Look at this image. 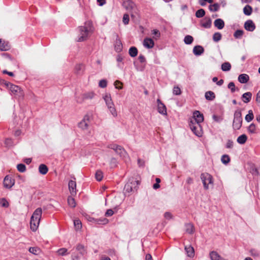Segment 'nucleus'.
<instances>
[{"label":"nucleus","mask_w":260,"mask_h":260,"mask_svg":"<svg viewBox=\"0 0 260 260\" xmlns=\"http://www.w3.org/2000/svg\"><path fill=\"white\" fill-rule=\"evenodd\" d=\"M203 121V114L199 111H196L193 113V119H191L190 122H197L201 124Z\"/></svg>","instance_id":"9"},{"label":"nucleus","mask_w":260,"mask_h":260,"mask_svg":"<svg viewBox=\"0 0 260 260\" xmlns=\"http://www.w3.org/2000/svg\"><path fill=\"white\" fill-rule=\"evenodd\" d=\"M5 144L6 147H10L13 146L14 143L12 139L7 138L5 141Z\"/></svg>","instance_id":"52"},{"label":"nucleus","mask_w":260,"mask_h":260,"mask_svg":"<svg viewBox=\"0 0 260 260\" xmlns=\"http://www.w3.org/2000/svg\"><path fill=\"white\" fill-rule=\"evenodd\" d=\"M104 99L105 100V102L107 107H110L111 106H113V105H114L110 94H106L104 96Z\"/></svg>","instance_id":"22"},{"label":"nucleus","mask_w":260,"mask_h":260,"mask_svg":"<svg viewBox=\"0 0 260 260\" xmlns=\"http://www.w3.org/2000/svg\"><path fill=\"white\" fill-rule=\"evenodd\" d=\"M123 6L127 11L133 10L136 5L134 2L132 0H126L123 3Z\"/></svg>","instance_id":"13"},{"label":"nucleus","mask_w":260,"mask_h":260,"mask_svg":"<svg viewBox=\"0 0 260 260\" xmlns=\"http://www.w3.org/2000/svg\"><path fill=\"white\" fill-rule=\"evenodd\" d=\"M108 147L114 150L126 163L129 162L130 158L128 154L122 146L115 144H111L109 145Z\"/></svg>","instance_id":"3"},{"label":"nucleus","mask_w":260,"mask_h":260,"mask_svg":"<svg viewBox=\"0 0 260 260\" xmlns=\"http://www.w3.org/2000/svg\"><path fill=\"white\" fill-rule=\"evenodd\" d=\"M94 93L92 91L85 93L82 95V97L84 100L91 99L94 97Z\"/></svg>","instance_id":"38"},{"label":"nucleus","mask_w":260,"mask_h":260,"mask_svg":"<svg viewBox=\"0 0 260 260\" xmlns=\"http://www.w3.org/2000/svg\"><path fill=\"white\" fill-rule=\"evenodd\" d=\"M205 98L208 101H213L215 98V93L211 91H207L205 94Z\"/></svg>","instance_id":"26"},{"label":"nucleus","mask_w":260,"mask_h":260,"mask_svg":"<svg viewBox=\"0 0 260 260\" xmlns=\"http://www.w3.org/2000/svg\"><path fill=\"white\" fill-rule=\"evenodd\" d=\"M58 254L59 255L64 256L68 255L69 253H68V250L67 249L65 248H62L59 249H58L57 251Z\"/></svg>","instance_id":"47"},{"label":"nucleus","mask_w":260,"mask_h":260,"mask_svg":"<svg viewBox=\"0 0 260 260\" xmlns=\"http://www.w3.org/2000/svg\"><path fill=\"white\" fill-rule=\"evenodd\" d=\"M185 231L188 234H192L194 232L193 225L190 223L185 224Z\"/></svg>","instance_id":"24"},{"label":"nucleus","mask_w":260,"mask_h":260,"mask_svg":"<svg viewBox=\"0 0 260 260\" xmlns=\"http://www.w3.org/2000/svg\"><path fill=\"white\" fill-rule=\"evenodd\" d=\"M221 70L224 72L229 71L231 69V65L230 62H225L221 64Z\"/></svg>","instance_id":"31"},{"label":"nucleus","mask_w":260,"mask_h":260,"mask_svg":"<svg viewBox=\"0 0 260 260\" xmlns=\"http://www.w3.org/2000/svg\"><path fill=\"white\" fill-rule=\"evenodd\" d=\"M244 28L247 31H253L255 29V25L251 20H248L244 23Z\"/></svg>","instance_id":"14"},{"label":"nucleus","mask_w":260,"mask_h":260,"mask_svg":"<svg viewBox=\"0 0 260 260\" xmlns=\"http://www.w3.org/2000/svg\"><path fill=\"white\" fill-rule=\"evenodd\" d=\"M122 83L118 80H116L114 83L115 87L119 89H121L122 88Z\"/></svg>","instance_id":"60"},{"label":"nucleus","mask_w":260,"mask_h":260,"mask_svg":"<svg viewBox=\"0 0 260 260\" xmlns=\"http://www.w3.org/2000/svg\"><path fill=\"white\" fill-rule=\"evenodd\" d=\"M118 162L116 158L113 157L110 161V166L111 168H115L117 165Z\"/></svg>","instance_id":"53"},{"label":"nucleus","mask_w":260,"mask_h":260,"mask_svg":"<svg viewBox=\"0 0 260 260\" xmlns=\"http://www.w3.org/2000/svg\"><path fill=\"white\" fill-rule=\"evenodd\" d=\"M192 52L195 55L200 56L204 53V49L202 46L197 45L193 47Z\"/></svg>","instance_id":"17"},{"label":"nucleus","mask_w":260,"mask_h":260,"mask_svg":"<svg viewBox=\"0 0 260 260\" xmlns=\"http://www.w3.org/2000/svg\"><path fill=\"white\" fill-rule=\"evenodd\" d=\"M116 60L119 63L118 64V67L119 68H122V64H120V62H122L123 57L121 55H118L116 57Z\"/></svg>","instance_id":"61"},{"label":"nucleus","mask_w":260,"mask_h":260,"mask_svg":"<svg viewBox=\"0 0 260 260\" xmlns=\"http://www.w3.org/2000/svg\"><path fill=\"white\" fill-rule=\"evenodd\" d=\"M185 250L186 252L187 255L189 257H191L194 256V249L192 246H191L190 245L186 246L185 247Z\"/></svg>","instance_id":"25"},{"label":"nucleus","mask_w":260,"mask_h":260,"mask_svg":"<svg viewBox=\"0 0 260 260\" xmlns=\"http://www.w3.org/2000/svg\"><path fill=\"white\" fill-rule=\"evenodd\" d=\"M205 15V11L203 9H200L196 12V16L197 18H202Z\"/></svg>","instance_id":"42"},{"label":"nucleus","mask_w":260,"mask_h":260,"mask_svg":"<svg viewBox=\"0 0 260 260\" xmlns=\"http://www.w3.org/2000/svg\"><path fill=\"white\" fill-rule=\"evenodd\" d=\"M122 49V44L119 39L117 38L115 43V50L117 52H120Z\"/></svg>","instance_id":"23"},{"label":"nucleus","mask_w":260,"mask_h":260,"mask_svg":"<svg viewBox=\"0 0 260 260\" xmlns=\"http://www.w3.org/2000/svg\"><path fill=\"white\" fill-rule=\"evenodd\" d=\"M29 251L35 255H38L40 253V249L38 247H30L29 249Z\"/></svg>","instance_id":"48"},{"label":"nucleus","mask_w":260,"mask_h":260,"mask_svg":"<svg viewBox=\"0 0 260 260\" xmlns=\"http://www.w3.org/2000/svg\"><path fill=\"white\" fill-rule=\"evenodd\" d=\"M248 132L249 134H253L256 133V125L254 123H251L247 128Z\"/></svg>","instance_id":"34"},{"label":"nucleus","mask_w":260,"mask_h":260,"mask_svg":"<svg viewBox=\"0 0 260 260\" xmlns=\"http://www.w3.org/2000/svg\"><path fill=\"white\" fill-rule=\"evenodd\" d=\"M4 186L7 188H11L15 184V180L11 177L7 175L4 179Z\"/></svg>","instance_id":"11"},{"label":"nucleus","mask_w":260,"mask_h":260,"mask_svg":"<svg viewBox=\"0 0 260 260\" xmlns=\"http://www.w3.org/2000/svg\"><path fill=\"white\" fill-rule=\"evenodd\" d=\"M210 257L211 260H221L222 257L216 251H211L210 253Z\"/></svg>","instance_id":"29"},{"label":"nucleus","mask_w":260,"mask_h":260,"mask_svg":"<svg viewBox=\"0 0 260 260\" xmlns=\"http://www.w3.org/2000/svg\"><path fill=\"white\" fill-rule=\"evenodd\" d=\"M10 49V45L8 42L2 41L0 39V50L1 51H7Z\"/></svg>","instance_id":"19"},{"label":"nucleus","mask_w":260,"mask_h":260,"mask_svg":"<svg viewBox=\"0 0 260 260\" xmlns=\"http://www.w3.org/2000/svg\"><path fill=\"white\" fill-rule=\"evenodd\" d=\"M69 189L72 196L76 194V182L74 180H70L68 183Z\"/></svg>","instance_id":"15"},{"label":"nucleus","mask_w":260,"mask_h":260,"mask_svg":"<svg viewBox=\"0 0 260 260\" xmlns=\"http://www.w3.org/2000/svg\"><path fill=\"white\" fill-rule=\"evenodd\" d=\"M247 140V137L246 135L243 134L238 137L237 141L240 144H244Z\"/></svg>","instance_id":"30"},{"label":"nucleus","mask_w":260,"mask_h":260,"mask_svg":"<svg viewBox=\"0 0 260 260\" xmlns=\"http://www.w3.org/2000/svg\"><path fill=\"white\" fill-rule=\"evenodd\" d=\"M95 177L97 181H101L103 177L102 172L100 170L97 171L95 173Z\"/></svg>","instance_id":"50"},{"label":"nucleus","mask_w":260,"mask_h":260,"mask_svg":"<svg viewBox=\"0 0 260 260\" xmlns=\"http://www.w3.org/2000/svg\"><path fill=\"white\" fill-rule=\"evenodd\" d=\"M74 224L76 230H79L82 228V223L79 219H75L74 221Z\"/></svg>","instance_id":"46"},{"label":"nucleus","mask_w":260,"mask_h":260,"mask_svg":"<svg viewBox=\"0 0 260 260\" xmlns=\"http://www.w3.org/2000/svg\"><path fill=\"white\" fill-rule=\"evenodd\" d=\"M114 212L112 209H108L105 213V216L107 217H110L112 216L114 214Z\"/></svg>","instance_id":"64"},{"label":"nucleus","mask_w":260,"mask_h":260,"mask_svg":"<svg viewBox=\"0 0 260 260\" xmlns=\"http://www.w3.org/2000/svg\"><path fill=\"white\" fill-rule=\"evenodd\" d=\"M249 80V77L247 74H242L238 77V81L241 83H246Z\"/></svg>","instance_id":"21"},{"label":"nucleus","mask_w":260,"mask_h":260,"mask_svg":"<svg viewBox=\"0 0 260 260\" xmlns=\"http://www.w3.org/2000/svg\"><path fill=\"white\" fill-rule=\"evenodd\" d=\"M76 249L79 251L80 253L82 255H84L86 254V251L84 249V247L81 244H78L76 247Z\"/></svg>","instance_id":"41"},{"label":"nucleus","mask_w":260,"mask_h":260,"mask_svg":"<svg viewBox=\"0 0 260 260\" xmlns=\"http://www.w3.org/2000/svg\"><path fill=\"white\" fill-rule=\"evenodd\" d=\"M110 112L113 115V117H116L117 116V111L115 108L114 105L108 107Z\"/></svg>","instance_id":"44"},{"label":"nucleus","mask_w":260,"mask_h":260,"mask_svg":"<svg viewBox=\"0 0 260 260\" xmlns=\"http://www.w3.org/2000/svg\"><path fill=\"white\" fill-rule=\"evenodd\" d=\"M129 15L127 14H124L123 16V22L125 25L128 24L129 22Z\"/></svg>","instance_id":"59"},{"label":"nucleus","mask_w":260,"mask_h":260,"mask_svg":"<svg viewBox=\"0 0 260 260\" xmlns=\"http://www.w3.org/2000/svg\"><path fill=\"white\" fill-rule=\"evenodd\" d=\"M193 41V38L190 35H186L184 38V42L186 45L191 44Z\"/></svg>","instance_id":"37"},{"label":"nucleus","mask_w":260,"mask_h":260,"mask_svg":"<svg viewBox=\"0 0 260 260\" xmlns=\"http://www.w3.org/2000/svg\"><path fill=\"white\" fill-rule=\"evenodd\" d=\"M7 85L10 89L11 94L19 97H21L23 95V92L22 90L18 86L12 84L11 83H8Z\"/></svg>","instance_id":"8"},{"label":"nucleus","mask_w":260,"mask_h":260,"mask_svg":"<svg viewBox=\"0 0 260 260\" xmlns=\"http://www.w3.org/2000/svg\"><path fill=\"white\" fill-rule=\"evenodd\" d=\"M173 92L175 95H180L181 94V90L178 86H175L173 88Z\"/></svg>","instance_id":"62"},{"label":"nucleus","mask_w":260,"mask_h":260,"mask_svg":"<svg viewBox=\"0 0 260 260\" xmlns=\"http://www.w3.org/2000/svg\"><path fill=\"white\" fill-rule=\"evenodd\" d=\"M252 97V93L250 92H247L242 95V100L245 103H249Z\"/></svg>","instance_id":"20"},{"label":"nucleus","mask_w":260,"mask_h":260,"mask_svg":"<svg viewBox=\"0 0 260 260\" xmlns=\"http://www.w3.org/2000/svg\"><path fill=\"white\" fill-rule=\"evenodd\" d=\"M0 205L4 207H8L9 203L5 199L3 198L0 200Z\"/></svg>","instance_id":"56"},{"label":"nucleus","mask_w":260,"mask_h":260,"mask_svg":"<svg viewBox=\"0 0 260 260\" xmlns=\"http://www.w3.org/2000/svg\"><path fill=\"white\" fill-rule=\"evenodd\" d=\"M189 127L193 134L198 137H201L203 134V129L200 123L190 122Z\"/></svg>","instance_id":"7"},{"label":"nucleus","mask_w":260,"mask_h":260,"mask_svg":"<svg viewBox=\"0 0 260 260\" xmlns=\"http://www.w3.org/2000/svg\"><path fill=\"white\" fill-rule=\"evenodd\" d=\"M221 160L223 164L226 165L230 161V156L227 154H224L221 156Z\"/></svg>","instance_id":"40"},{"label":"nucleus","mask_w":260,"mask_h":260,"mask_svg":"<svg viewBox=\"0 0 260 260\" xmlns=\"http://www.w3.org/2000/svg\"><path fill=\"white\" fill-rule=\"evenodd\" d=\"M252 11V7L249 5H246L243 9V13L247 16L251 15Z\"/></svg>","instance_id":"36"},{"label":"nucleus","mask_w":260,"mask_h":260,"mask_svg":"<svg viewBox=\"0 0 260 260\" xmlns=\"http://www.w3.org/2000/svg\"><path fill=\"white\" fill-rule=\"evenodd\" d=\"M128 53L131 57H134L138 54V50L136 47H132L129 48Z\"/></svg>","instance_id":"33"},{"label":"nucleus","mask_w":260,"mask_h":260,"mask_svg":"<svg viewBox=\"0 0 260 260\" xmlns=\"http://www.w3.org/2000/svg\"><path fill=\"white\" fill-rule=\"evenodd\" d=\"M201 179L203 183L204 187L205 189H208L209 188V184H213L212 177L209 173H202L201 175Z\"/></svg>","instance_id":"6"},{"label":"nucleus","mask_w":260,"mask_h":260,"mask_svg":"<svg viewBox=\"0 0 260 260\" xmlns=\"http://www.w3.org/2000/svg\"><path fill=\"white\" fill-rule=\"evenodd\" d=\"M42 214V209L41 208H38L34 212L30 221V227L32 231L35 232L38 229Z\"/></svg>","instance_id":"2"},{"label":"nucleus","mask_w":260,"mask_h":260,"mask_svg":"<svg viewBox=\"0 0 260 260\" xmlns=\"http://www.w3.org/2000/svg\"><path fill=\"white\" fill-rule=\"evenodd\" d=\"M220 8V5L218 3H215L212 5H210L209 6V9L211 12H217Z\"/></svg>","instance_id":"32"},{"label":"nucleus","mask_w":260,"mask_h":260,"mask_svg":"<svg viewBox=\"0 0 260 260\" xmlns=\"http://www.w3.org/2000/svg\"><path fill=\"white\" fill-rule=\"evenodd\" d=\"M143 45L147 49H151L154 47V42L152 39L146 38L143 41Z\"/></svg>","instance_id":"16"},{"label":"nucleus","mask_w":260,"mask_h":260,"mask_svg":"<svg viewBox=\"0 0 260 260\" xmlns=\"http://www.w3.org/2000/svg\"><path fill=\"white\" fill-rule=\"evenodd\" d=\"M254 118L253 112L251 110L248 111V113L245 116V119L247 122H249Z\"/></svg>","instance_id":"35"},{"label":"nucleus","mask_w":260,"mask_h":260,"mask_svg":"<svg viewBox=\"0 0 260 260\" xmlns=\"http://www.w3.org/2000/svg\"><path fill=\"white\" fill-rule=\"evenodd\" d=\"M212 21L210 19H206L202 21L201 23V26L206 28H209L211 26Z\"/></svg>","instance_id":"28"},{"label":"nucleus","mask_w":260,"mask_h":260,"mask_svg":"<svg viewBox=\"0 0 260 260\" xmlns=\"http://www.w3.org/2000/svg\"><path fill=\"white\" fill-rule=\"evenodd\" d=\"M212 118L215 121L217 122H220L222 120V118L221 116H217L216 115H213L212 116Z\"/></svg>","instance_id":"63"},{"label":"nucleus","mask_w":260,"mask_h":260,"mask_svg":"<svg viewBox=\"0 0 260 260\" xmlns=\"http://www.w3.org/2000/svg\"><path fill=\"white\" fill-rule=\"evenodd\" d=\"M79 29V37L78 41L82 42L86 40L90 33L93 31L92 22L90 21H86L84 26H81Z\"/></svg>","instance_id":"1"},{"label":"nucleus","mask_w":260,"mask_h":260,"mask_svg":"<svg viewBox=\"0 0 260 260\" xmlns=\"http://www.w3.org/2000/svg\"><path fill=\"white\" fill-rule=\"evenodd\" d=\"M17 170L20 172H24L26 170V167L23 164H19L17 166Z\"/></svg>","instance_id":"55"},{"label":"nucleus","mask_w":260,"mask_h":260,"mask_svg":"<svg viewBox=\"0 0 260 260\" xmlns=\"http://www.w3.org/2000/svg\"><path fill=\"white\" fill-rule=\"evenodd\" d=\"M93 220H94V221L98 223V224H107L108 222V219H107V218H102V219H93Z\"/></svg>","instance_id":"49"},{"label":"nucleus","mask_w":260,"mask_h":260,"mask_svg":"<svg viewBox=\"0 0 260 260\" xmlns=\"http://www.w3.org/2000/svg\"><path fill=\"white\" fill-rule=\"evenodd\" d=\"M68 202L70 207L74 208L76 206V202L73 198L69 197L68 199Z\"/></svg>","instance_id":"51"},{"label":"nucleus","mask_w":260,"mask_h":260,"mask_svg":"<svg viewBox=\"0 0 260 260\" xmlns=\"http://www.w3.org/2000/svg\"><path fill=\"white\" fill-rule=\"evenodd\" d=\"M214 25L218 29H222L224 27V22L222 19L218 18L215 20Z\"/></svg>","instance_id":"18"},{"label":"nucleus","mask_w":260,"mask_h":260,"mask_svg":"<svg viewBox=\"0 0 260 260\" xmlns=\"http://www.w3.org/2000/svg\"><path fill=\"white\" fill-rule=\"evenodd\" d=\"M244 31L242 30H237L235 31V32L234 34V36L236 39H240L241 38L242 36L243 35Z\"/></svg>","instance_id":"43"},{"label":"nucleus","mask_w":260,"mask_h":260,"mask_svg":"<svg viewBox=\"0 0 260 260\" xmlns=\"http://www.w3.org/2000/svg\"><path fill=\"white\" fill-rule=\"evenodd\" d=\"M39 173L42 175H45L48 171L47 167L44 164H41L39 167Z\"/></svg>","instance_id":"27"},{"label":"nucleus","mask_w":260,"mask_h":260,"mask_svg":"<svg viewBox=\"0 0 260 260\" xmlns=\"http://www.w3.org/2000/svg\"><path fill=\"white\" fill-rule=\"evenodd\" d=\"M140 183L139 180H135L133 178L130 179L124 186V190L125 193H131L137 190V187Z\"/></svg>","instance_id":"5"},{"label":"nucleus","mask_w":260,"mask_h":260,"mask_svg":"<svg viewBox=\"0 0 260 260\" xmlns=\"http://www.w3.org/2000/svg\"><path fill=\"white\" fill-rule=\"evenodd\" d=\"M243 119L242 116V110L238 109L234 114L233 121V128L234 130H239L242 126Z\"/></svg>","instance_id":"4"},{"label":"nucleus","mask_w":260,"mask_h":260,"mask_svg":"<svg viewBox=\"0 0 260 260\" xmlns=\"http://www.w3.org/2000/svg\"><path fill=\"white\" fill-rule=\"evenodd\" d=\"M107 85V82L105 79L100 81L99 86L101 88H105Z\"/></svg>","instance_id":"58"},{"label":"nucleus","mask_w":260,"mask_h":260,"mask_svg":"<svg viewBox=\"0 0 260 260\" xmlns=\"http://www.w3.org/2000/svg\"><path fill=\"white\" fill-rule=\"evenodd\" d=\"M158 112L164 115H167V109L165 105L159 99L157 100Z\"/></svg>","instance_id":"12"},{"label":"nucleus","mask_w":260,"mask_h":260,"mask_svg":"<svg viewBox=\"0 0 260 260\" xmlns=\"http://www.w3.org/2000/svg\"><path fill=\"white\" fill-rule=\"evenodd\" d=\"M152 34L154 36L153 38L156 40L158 39L160 36V32L157 29H153L152 30Z\"/></svg>","instance_id":"54"},{"label":"nucleus","mask_w":260,"mask_h":260,"mask_svg":"<svg viewBox=\"0 0 260 260\" xmlns=\"http://www.w3.org/2000/svg\"><path fill=\"white\" fill-rule=\"evenodd\" d=\"M250 253L251 256L254 257L258 258L260 257V251L258 250L252 249L250 251Z\"/></svg>","instance_id":"39"},{"label":"nucleus","mask_w":260,"mask_h":260,"mask_svg":"<svg viewBox=\"0 0 260 260\" xmlns=\"http://www.w3.org/2000/svg\"><path fill=\"white\" fill-rule=\"evenodd\" d=\"M228 87L229 89H231V91L232 93L234 92L236 90L235 83L233 82H231L229 83Z\"/></svg>","instance_id":"57"},{"label":"nucleus","mask_w":260,"mask_h":260,"mask_svg":"<svg viewBox=\"0 0 260 260\" xmlns=\"http://www.w3.org/2000/svg\"><path fill=\"white\" fill-rule=\"evenodd\" d=\"M221 39V35L220 32H217L214 34L213 40L215 42H219Z\"/></svg>","instance_id":"45"},{"label":"nucleus","mask_w":260,"mask_h":260,"mask_svg":"<svg viewBox=\"0 0 260 260\" xmlns=\"http://www.w3.org/2000/svg\"><path fill=\"white\" fill-rule=\"evenodd\" d=\"M90 123V116L85 115L83 119L78 124V126L82 129H87Z\"/></svg>","instance_id":"10"}]
</instances>
